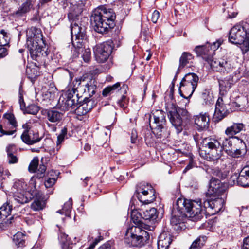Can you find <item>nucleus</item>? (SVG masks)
I'll return each instance as SVG.
<instances>
[{"instance_id": "1", "label": "nucleus", "mask_w": 249, "mask_h": 249, "mask_svg": "<svg viewBox=\"0 0 249 249\" xmlns=\"http://www.w3.org/2000/svg\"><path fill=\"white\" fill-rule=\"evenodd\" d=\"M235 137H230L229 138H225L223 141L222 145L215 139L209 137L204 138L201 144L202 146L208 148V153L205 154V158L207 160L217 163L222 156L223 150L228 155L233 157L235 149L233 142H235Z\"/></svg>"}, {"instance_id": "2", "label": "nucleus", "mask_w": 249, "mask_h": 249, "mask_svg": "<svg viewBox=\"0 0 249 249\" xmlns=\"http://www.w3.org/2000/svg\"><path fill=\"white\" fill-rule=\"evenodd\" d=\"M201 204V200L178 198L174 206V210H177L180 214H184L186 212V215L191 220L197 221L201 220L204 214V210L202 208Z\"/></svg>"}, {"instance_id": "3", "label": "nucleus", "mask_w": 249, "mask_h": 249, "mask_svg": "<svg viewBox=\"0 0 249 249\" xmlns=\"http://www.w3.org/2000/svg\"><path fill=\"white\" fill-rule=\"evenodd\" d=\"M26 45L33 59L39 61L43 57L42 48L46 45L40 29L32 27L26 31Z\"/></svg>"}, {"instance_id": "4", "label": "nucleus", "mask_w": 249, "mask_h": 249, "mask_svg": "<svg viewBox=\"0 0 249 249\" xmlns=\"http://www.w3.org/2000/svg\"><path fill=\"white\" fill-rule=\"evenodd\" d=\"M88 23L84 21H79L78 20H73L71 25V37L72 40V46L73 50H71L73 57H77L79 54L83 51V46L86 43L87 36L86 29Z\"/></svg>"}, {"instance_id": "5", "label": "nucleus", "mask_w": 249, "mask_h": 249, "mask_svg": "<svg viewBox=\"0 0 249 249\" xmlns=\"http://www.w3.org/2000/svg\"><path fill=\"white\" fill-rule=\"evenodd\" d=\"M229 40L233 44L240 45L243 54L249 50V28L246 23H241L234 26L229 34Z\"/></svg>"}, {"instance_id": "6", "label": "nucleus", "mask_w": 249, "mask_h": 249, "mask_svg": "<svg viewBox=\"0 0 249 249\" xmlns=\"http://www.w3.org/2000/svg\"><path fill=\"white\" fill-rule=\"evenodd\" d=\"M149 125L153 133L158 138H166L169 135L165 127V114L162 110H156L150 115Z\"/></svg>"}, {"instance_id": "7", "label": "nucleus", "mask_w": 249, "mask_h": 249, "mask_svg": "<svg viewBox=\"0 0 249 249\" xmlns=\"http://www.w3.org/2000/svg\"><path fill=\"white\" fill-rule=\"evenodd\" d=\"M167 111L170 122L178 132L181 131L183 121L188 118V112L185 109L176 107L173 105Z\"/></svg>"}, {"instance_id": "8", "label": "nucleus", "mask_w": 249, "mask_h": 249, "mask_svg": "<svg viewBox=\"0 0 249 249\" xmlns=\"http://www.w3.org/2000/svg\"><path fill=\"white\" fill-rule=\"evenodd\" d=\"M114 46L115 43L114 41L112 40L97 44L93 48L94 57L96 61L100 63L106 62L111 54Z\"/></svg>"}, {"instance_id": "9", "label": "nucleus", "mask_w": 249, "mask_h": 249, "mask_svg": "<svg viewBox=\"0 0 249 249\" xmlns=\"http://www.w3.org/2000/svg\"><path fill=\"white\" fill-rule=\"evenodd\" d=\"M134 195L144 204L152 203L156 199L155 190L152 187L144 183L137 186Z\"/></svg>"}, {"instance_id": "10", "label": "nucleus", "mask_w": 249, "mask_h": 249, "mask_svg": "<svg viewBox=\"0 0 249 249\" xmlns=\"http://www.w3.org/2000/svg\"><path fill=\"white\" fill-rule=\"evenodd\" d=\"M198 76L194 73H188L182 78L180 83L179 92L181 96L183 97L181 89L185 91H188L189 97H190L195 90L198 82Z\"/></svg>"}, {"instance_id": "11", "label": "nucleus", "mask_w": 249, "mask_h": 249, "mask_svg": "<svg viewBox=\"0 0 249 249\" xmlns=\"http://www.w3.org/2000/svg\"><path fill=\"white\" fill-rule=\"evenodd\" d=\"M90 22L94 30L100 34L107 33L110 29L113 28L107 23V21L96 9L93 11L90 17Z\"/></svg>"}, {"instance_id": "12", "label": "nucleus", "mask_w": 249, "mask_h": 249, "mask_svg": "<svg viewBox=\"0 0 249 249\" xmlns=\"http://www.w3.org/2000/svg\"><path fill=\"white\" fill-rule=\"evenodd\" d=\"M141 228L138 226H133L127 229L124 238L125 244L129 246H141L143 245L142 237L139 232Z\"/></svg>"}, {"instance_id": "13", "label": "nucleus", "mask_w": 249, "mask_h": 249, "mask_svg": "<svg viewBox=\"0 0 249 249\" xmlns=\"http://www.w3.org/2000/svg\"><path fill=\"white\" fill-rule=\"evenodd\" d=\"M219 43L214 42L213 45L207 43L204 45L197 46L195 48V52L198 56L202 57L210 64L212 60V54L214 51L220 46Z\"/></svg>"}, {"instance_id": "14", "label": "nucleus", "mask_w": 249, "mask_h": 249, "mask_svg": "<svg viewBox=\"0 0 249 249\" xmlns=\"http://www.w3.org/2000/svg\"><path fill=\"white\" fill-rule=\"evenodd\" d=\"M81 88V86L76 89H73L68 93L66 101L65 102L62 101L64 102L63 104L64 107L68 109L69 108L75 109L77 111V107L81 103L82 100H80L81 96L79 97V94L78 93L76 94V92L78 91V89H80Z\"/></svg>"}, {"instance_id": "15", "label": "nucleus", "mask_w": 249, "mask_h": 249, "mask_svg": "<svg viewBox=\"0 0 249 249\" xmlns=\"http://www.w3.org/2000/svg\"><path fill=\"white\" fill-rule=\"evenodd\" d=\"M210 66L213 71L223 74L231 72L233 68L231 61L227 58L213 60L210 63Z\"/></svg>"}, {"instance_id": "16", "label": "nucleus", "mask_w": 249, "mask_h": 249, "mask_svg": "<svg viewBox=\"0 0 249 249\" xmlns=\"http://www.w3.org/2000/svg\"><path fill=\"white\" fill-rule=\"evenodd\" d=\"M41 164H40L39 168L37 169L39 165V160L37 157L33 158L30 162L28 166V171L30 173H36V178H42L45 176L46 170V166L44 164L43 158L41 159Z\"/></svg>"}, {"instance_id": "17", "label": "nucleus", "mask_w": 249, "mask_h": 249, "mask_svg": "<svg viewBox=\"0 0 249 249\" xmlns=\"http://www.w3.org/2000/svg\"><path fill=\"white\" fill-rule=\"evenodd\" d=\"M102 17L108 23V25L114 27L115 25L116 14L114 11L107 5H101L96 8Z\"/></svg>"}, {"instance_id": "18", "label": "nucleus", "mask_w": 249, "mask_h": 249, "mask_svg": "<svg viewBox=\"0 0 249 249\" xmlns=\"http://www.w3.org/2000/svg\"><path fill=\"white\" fill-rule=\"evenodd\" d=\"M36 0H26L18 8V10L13 13V17L16 19H20L26 16L32 10H34V4Z\"/></svg>"}, {"instance_id": "19", "label": "nucleus", "mask_w": 249, "mask_h": 249, "mask_svg": "<svg viewBox=\"0 0 249 249\" xmlns=\"http://www.w3.org/2000/svg\"><path fill=\"white\" fill-rule=\"evenodd\" d=\"M229 113L226 105L223 103L222 98H219L215 105L213 119L215 122H219L225 118Z\"/></svg>"}, {"instance_id": "20", "label": "nucleus", "mask_w": 249, "mask_h": 249, "mask_svg": "<svg viewBox=\"0 0 249 249\" xmlns=\"http://www.w3.org/2000/svg\"><path fill=\"white\" fill-rule=\"evenodd\" d=\"M194 123L196 129L199 131H204L209 128L210 119L208 115L205 113H200L194 116Z\"/></svg>"}, {"instance_id": "21", "label": "nucleus", "mask_w": 249, "mask_h": 249, "mask_svg": "<svg viewBox=\"0 0 249 249\" xmlns=\"http://www.w3.org/2000/svg\"><path fill=\"white\" fill-rule=\"evenodd\" d=\"M80 100H82V102L77 107V113L78 115H85L90 111L95 106L94 101L87 97L84 99L81 97Z\"/></svg>"}, {"instance_id": "22", "label": "nucleus", "mask_w": 249, "mask_h": 249, "mask_svg": "<svg viewBox=\"0 0 249 249\" xmlns=\"http://www.w3.org/2000/svg\"><path fill=\"white\" fill-rule=\"evenodd\" d=\"M172 235L168 231H163L159 236L158 249H168L172 242Z\"/></svg>"}, {"instance_id": "23", "label": "nucleus", "mask_w": 249, "mask_h": 249, "mask_svg": "<svg viewBox=\"0 0 249 249\" xmlns=\"http://www.w3.org/2000/svg\"><path fill=\"white\" fill-rule=\"evenodd\" d=\"M48 98H49L50 102L49 105L51 106L50 108H53L57 106L59 102L57 89L54 84L53 82L50 84L48 89Z\"/></svg>"}, {"instance_id": "24", "label": "nucleus", "mask_w": 249, "mask_h": 249, "mask_svg": "<svg viewBox=\"0 0 249 249\" xmlns=\"http://www.w3.org/2000/svg\"><path fill=\"white\" fill-rule=\"evenodd\" d=\"M127 89V86L124 84L120 87V83L117 82L112 86H107L102 91V95L104 97H107L113 93L117 90H120V92L123 94H126Z\"/></svg>"}, {"instance_id": "25", "label": "nucleus", "mask_w": 249, "mask_h": 249, "mask_svg": "<svg viewBox=\"0 0 249 249\" xmlns=\"http://www.w3.org/2000/svg\"><path fill=\"white\" fill-rule=\"evenodd\" d=\"M86 79V77L83 76L80 77L78 80H76L78 82V86L82 84L83 86H85L87 89V91L89 95L91 97L94 95L96 92L97 88L96 82L94 79H90L87 83L84 84Z\"/></svg>"}, {"instance_id": "26", "label": "nucleus", "mask_w": 249, "mask_h": 249, "mask_svg": "<svg viewBox=\"0 0 249 249\" xmlns=\"http://www.w3.org/2000/svg\"><path fill=\"white\" fill-rule=\"evenodd\" d=\"M21 139L22 141L29 145H32L38 142L41 138H39L37 133H34L33 131L27 132L24 131L21 136Z\"/></svg>"}, {"instance_id": "27", "label": "nucleus", "mask_w": 249, "mask_h": 249, "mask_svg": "<svg viewBox=\"0 0 249 249\" xmlns=\"http://www.w3.org/2000/svg\"><path fill=\"white\" fill-rule=\"evenodd\" d=\"M233 144L235 146L233 157L238 158L246 152V145L243 140L236 137L235 142H233Z\"/></svg>"}, {"instance_id": "28", "label": "nucleus", "mask_w": 249, "mask_h": 249, "mask_svg": "<svg viewBox=\"0 0 249 249\" xmlns=\"http://www.w3.org/2000/svg\"><path fill=\"white\" fill-rule=\"evenodd\" d=\"M221 186V184L220 179L212 178L210 181L209 191L212 194L219 195L223 191Z\"/></svg>"}, {"instance_id": "29", "label": "nucleus", "mask_w": 249, "mask_h": 249, "mask_svg": "<svg viewBox=\"0 0 249 249\" xmlns=\"http://www.w3.org/2000/svg\"><path fill=\"white\" fill-rule=\"evenodd\" d=\"M245 127V125L242 123H233L232 125L228 127L225 130V134L230 137H233V135L240 132Z\"/></svg>"}, {"instance_id": "30", "label": "nucleus", "mask_w": 249, "mask_h": 249, "mask_svg": "<svg viewBox=\"0 0 249 249\" xmlns=\"http://www.w3.org/2000/svg\"><path fill=\"white\" fill-rule=\"evenodd\" d=\"M239 184L243 187L249 186V167H244L239 174Z\"/></svg>"}, {"instance_id": "31", "label": "nucleus", "mask_w": 249, "mask_h": 249, "mask_svg": "<svg viewBox=\"0 0 249 249\" xmlns=\"http://www.w3.org/2000/svg\"><path fill=\"white\" fill-rule=\"evenodd\" d=\"M12 206L9 202H6L0 207V221H3L11 215Z\"/></svg>"}, {"instance_id": "32", "label": "nucleus", "mask_w": 249, "mask_h": 249, "mask_svg": "<svg viewBox=\"0 0 249 249\" xmlns=\"http://www.w3.org/2000/svg\"><path fill=\"white\" fill-rule=\"evenodd\" d=\"M31 195L29 193H25V194L21 193L14 194L13 197L14 200L18 203L23 204L28 203L31 200Z\"/></svg>"}, {"instance_id": "33", "label": "nucleus", "mask_w": 249, "mask_h": 249, "mask_svg": "<svg viewBox=\"0 0 249 249\" xmlns=\"http://www.w3.org/2000/svg\"><path fill=\"white\" fill-rule=\"evenodd\" d=\"M13 241L17 248H22L25 246V235L21 232H18L13 236Z\"/></svg>"}, {"instance_id": "34", "label": "nucleus", "mask_w": 249, "mask_h": 249, "mask_svg": "<svg viewBox=\"0 0 249 249\" xmlns=\"http://www.w3.org/2000/svg\"><path fill=\"white\" fill-rule=\"evenodd\" d=\"M193 59V55L188 52H183L179 58L178 69H182L186 66Z\"/></svg>"}, {"instance_id": "35", "label": "nucleus", "mask_w": 249, "mask_h": 249, "mask_svg": "<svg viewBox=\"0 0 249 249\" xmlns=\"http://www.w3.org/2000/svg\"><path fill=\"white\" fill-rule=\"evenodd\" d=\"M232 81V77L231 76L226 77L223 79H218L220 90L224 91L230 89Z\"/></svg>"}, {"instance_id": "36", "label": "nucleus", "mask_w": 249, "mask_h": 249, "mask_svg": "<svg viewBox=\"0 0 249 249\" xmlns=\"http://www.w3.org/2000/svg\"><path fill=\"white\" fill-rule=\"evenodd\" d=\"M142 217L145 220H154L157 217V209L154 208H150L149 209L143 211Z\"/></svg>"}, {"instance_id": "37", "label": "nucleus", "mask_w": 249, "mask_h": 249, "mask_svg": "<svg viewBox=\"0 0 249 249\" xmlns=\"http://www.w3.org/2000/svg\"><path fill=\"white\" fill-rule=\"evenodd\" d=\"M221 200L219 199L214 200H204L203 203L202 202L201 206L203 210H204V213L206 212V209H210L213 210L215 209V207L218 203L221 202Z\"/></svg>"}, {"instance_id": "38", "label": "nucleus", "mask_w": 249, "mask_h": 249, "mask_svg": "<svg viewBox=\"0 0 249 249\" xmlns=\"http://www.w3.org/2000/svg\"><path fill=\"white\" fill-rule=\"evenodd\" d=\"M200 98L203 104L209 105L213 103V96L208 89H205L202 92Z\"/></svg>"}, {"instance_id": "39", "label": "nucleus", "mask_w": 249, "mask_h": 249, "mask_svg": "<svg viewBox=\"0 0 249 249\" xmlns=\"http://www.w3.org/2000/svg\"><path fill=\"white\" fill-rule=\"evenodd\" d=\"M207 239L205 235L199 236L192 243L189 249H200L204 245Z\"/></svg>"}, {"instance_id": "40", "label": "nucleus", "mask_w": 249, "mask_h": 249, "mask_svg": "<svg viewBox=\"0 0 249 249\" xmlns=\"http://www.w3.org/2000/svg\"><path fill=\"white\" fill-rule=\"evenodd\" d=\"M59 172L58 171L51 170L48 172V185L53 186L56 182Z\"/></svg>"}, {"instance_id": "41", "label": "nucleus", "mask_w": 249, "mask_h": 249, "mask_svg": "<svg viewBox=\"0 0 249 249\" xmlns=\"http://www.w3.org/2000/svg\"><path fill=\"white\" fill-rule=\"evenodd\" d=\"M72 199L70 198L69 200L64 204L63 209L57 211V213L61 214H64L66 216L70 217Z\"/></svg>"}, {"instance_id": "42", "label": "nucleus", "mask_w": 249, "mask_h": 249, "mask_svg": "<svg viewBox=\"0 0 249 249\" xmlns=\"http://www.w3.org/2000/svg\"><path fill=\"white\" fill-rule=\"evenodd\" d=\"M62 114L55 109L48 111V119L52 122H57L60 120Z\"/></svg>"}, {"instance_id": "43", "label": "nucleus", "mask_w": 249, "mask_h": 249, "mask_svg": "<svg viewBox=\"0 0 249 249\" xmlns=\"http://www.w3.org/2000/svg\"><path fill=\"white\" fill-rule=\"evenodd\" d=\"M10 41L8 34L4 30L0 31V46H7Z\"/></svg>"}, {"instance_id": "44", "label": "nucleus", "mask_w": 249, "mask_h": 249, "mask_svg": "<svg viewBox=\"0 0 249 249\" xmlns=\"http://www.w3.org/2000/svg\"><path fill=\"white\" fill-rule=\"evenodd\" d=\"M45 206V201L38 198H36L31 205L32 209L35 211L42 210Z\"/></svg>"}, {"instance_id": "45", "label": "nucleus", "mask_w": 249, "mask_h": 249, "mask_svg": "<svg viewBox=\"0 0 249 249\" xmlns=\"http://www.w3.org/2000/svg\"><path fill=\"white\" fill-rule=\"evenodd\" d=\"M244 102H241L240 100H237L231 103V106L232 107V111L236 110H241L245 108L246 99Z\"/></svg>"}, {"instance_id": "46", "label": "nucleus", "mask_w": 249, "mask_h": 249, "mask_svg": "<svg viewBox=\"0 0 249 249\" xmlns=\"http://www.w3.org/2000/svg\"><path fill=\"white\" fill-rule=\"evenodd\" d=\"M3 117L8 120L9 123L11 125L12 128H16L17 126V122L16 118L12 113H5Z\"/></svg>"}, {"instance_id": "47", "label": "nucleus", "mask_w": 249, "mask_h": 249, "mask_svg": "<svg viewBox=\"0 0 249 249\" xmlns=\"http://www.w3.org/2000/svg\"><path fill=\"white\" fill-rule=\"evenodd\" d=\"M39 109V108L35 104H32L26 107L23 111L24 113L35 115L38 112Z\"/></svg>"}, {"instance_id": "48", "label": "nucleus", "mask_w": 249, "mask_h": 249, "mask_svg": "<svg viewBox=\"0 0 249 249\" xmlns=\"http://www.w3.org/2000/svg\"><path fill=\"white\" fill-rule=\"evenodd\" d=\"M57 226L59 228V233H58V240L60 245L71 241V239L68 237V235L65 233L63 232L62 230L58 227V225H57Z\"/></svg>"}, {"instance_id": "49", "label": "nucleus", "mask_w": 249, "mask_h": 249, "mask_svg": "<svg viewBox=\"0 0 249 249\" xmlns=\"http://www.w3.org/2000/svg\"><path fill=\"white\" fill-rule=\"evenodd\" d=\"M214 175L219 178V179H225L228 175V172L226 171H222L219 169H215L214 172Z\"/></svg>"}, {"instance_id": "50", "label": "nucleus", "mask_w": 249, "mask_h": 249, "mask_svg": "<svg viewBox=\"0 0 249 249\" xmlns=\"http://www.w3.org/2000/svg\"><path fill=\"white\" fill-rule=\"evenodd\" d=\"M67 133V129L66 128L64 127L61 131L60 134H59L57 136V145L61 143L64 140L65 137Z\"/></svg>"}, {"instance_id": "51", "label": "nucleus", "mask_w": 249, "mask_h": 249, "mask_svg": "<svg viewBox=\"0 0 249 249\" xmlns=\"http://www.w3.org/2000/svg\"><path fill=\"white\" fill-rule=\"evenodd\" d=\"M124 94L120 99L117 101V104L122 108H125L128 100L126 99V96Z\"/></svg>"}, {"instance_id": "52", "label": "nucleus", "mask_w": 249, "mask_h": 249, "mask_svg": "<svg viewBox=\"0 0 249 249\" xmlns=\"http://www.w3.org/2000/svg\"><path fill=\"white\" fill-rule=\"evenodd\" d=\"M239 174L238 175V173H234L233 175L231 176L229 180V184L231 185H232L237 183V184H239Z\"/></svg>"}, {"instance_id": "53", "label": "nucleus", "mask_w": 249, "mask_h": 249, "mask_svg": "<svg viewBox=\"0 0 249 249\" xmlns=\"http://www.w3.org/2000/svg\"><path fill=\"white\" fill-rule=\"evenodd\" d=\"M82 57L84 61L86 62H88L90 60L91 58V52L89 49L88 48L85 49Z\"/></svg>"}, {"instance_id": "54", "label": "nucleus", "mask_w": 249, "mask_h": 249, "mask_svg": "<svg viewBox=\"0 0 249 249\" xmlns=\"http://www.w3.org/2000/svg\"><path fill=\"white\" fill-rule=\"evenodd\" d=\"M8 163L9 164H14L16 163L18 161V158L16 156L14 155L13 154H9L7 155Z\"/></svg>"}, {"instance_id": "55", "label": "nucleus", "mask_w": 249, "mask_h": 249, "mask_svg": "<svg viewBox=\"0 0 249 249\" xmlns=\"http://www.w3.org/2000/svg\"><path fill=\"white\" fill-rule=\"evenodd\" d=\"M16 130H5L3 129L2 125L0 124V132L1 133V135H0V137H2L3 135H11L13 134L15 132H16Z\"/></svg>"}, {"instance_id": "56", "label": "nucleus", "mask_w": 249, "mask_h": 249, "mask_svg": "<svg viewBox=\"0 0 249 249\" xmlns=\"http://www.w3.org/2000/svg\"><path fill=\"white\" fill-rule=\"evenodd\" d=\"M141 237H142V242L144 243V241H146L149 238V233L148 232L144 230H142L141 229V231L139 232Z\"/></svg>"}, {"instance_id": "57", "label": "nucleus", "mask_w": 249, "mask_h": 249, "mask_svg": "<svg viewBox=\"0 0 249 249\" xmlns=\"http://www.w3.org/2000/svg\"><path fill=\"white\" fill-rule=\"evenodd\" d=\"M19 103L20 104V109L23 111L26 107L25 103L24 101L23 96L20 91L19 92Z\"/></svg>"}, {"instance_id": "58", "label": "nucleus", "mask_w": 249, "mask_h": 249, "mask_svg": "<svg viewBox=\"0 0 249 249\" xmlns=\"http://www.w3.org/2000/svg\"><path fill=\"white\" fill-rule=\"evenodd\" d=\"M160 17V13L157 11L155 10L151 17V20L153 23H156L157 22L158 19H159Z\"/></svg>"}, {"instance_id": "59", "label": "nucleus", "mask_w": 249, "mask_h": 249, "mask_svg": "<svg viewBox=\"0 0 249 249\" xmlns=\"http://www.w3.org/2000/svg\"><path fill=\"white\" fill-rule=\"evenodd\" d=\"M241 249H249V236L243 239Z\"/></svg>"}, {"instance_id": "60", "label": "nucleus", "mask_w": 249, "mask_h": 249, "mask_svg": "<svg viewBox=\"0 0 249 249\" xmlns=\"http://www.w3.org/2000/svg\"><path fill=\"white\" fill-rule=\"evenodd\" d=\"M73 243L71 241L61 245L62 249H72Z\"/></svg>"}, {"instance_id": "61", "label": "nucleus", "mask_w": 249, "mask_h": 249, "mask_svg": "<svg viewBox=\"0 0 249 249\" xmlns=\"http://www.w3.org/2000/svg\"><path fill=\"white\" fill-rule=\"evenodd\" d=\"M137 138V133L135 130H132L131 132V142L132 143L136 142Z\"/></svg>"}, {"instance_id": "62", "label": "nucleus", "mask_w": 249, "mask_h": 249, "mask_svg": "<svg viewBox=\"0 0 249 249\" xmlns=\"http://www.w3.org/2000/svg\"><path fill=\"white\" fill-rule=\"evenodd\" d=\"M180 218L178 215H173L171 218V223L173 225H177L179 222Z\"/></svg>"}, {"instance_id": "63", "label": "nucleus", "mask_w": 249, "mask_h": 249, "mask_svg": "<svg viewBox=\"0 0 249 249\" xmlns=\"http://www.w3.org/2000/svg\"><path fill=\"white\" fill-rule=\"evenodd\" d=\"M8 54L7 50L5 47L0 48V58H3Z\"/></svg>"}, {"instance_id": "64", "label": "nucleus", "mask_w": 249, "mask_h": 249, "mask_svg": "<svg viewBox=\"0 0 249 249\" xmlns=\"http://www.w3.org/2000/svg\"><path fill=\"white\" fill-rule=\"evenodd\" d=\"M14 150H15V146L14 144H9L6 147L7 155H9V154H13Z\"/></svg>"}]
</instances>
